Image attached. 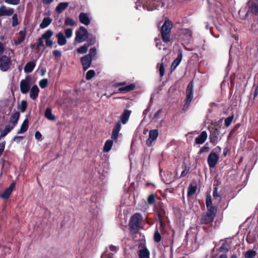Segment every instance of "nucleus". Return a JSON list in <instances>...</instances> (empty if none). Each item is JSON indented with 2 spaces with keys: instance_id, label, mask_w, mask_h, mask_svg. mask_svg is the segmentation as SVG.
Returning a JSON list of instances; mask_svg holds the SVG:
<instances>
[{
  "instance_id": "nucleus-1",
  "label": "nucleus",
  "mask_w": 258,
  "mask_h": 258,
  "mask_svg": "<svg viewBox=\"0 0 258 258\" xmlns=\"http://www.w3.org/2000/svg\"><path fill=\"white\" fill-rule=\"evenodd\" d=\"M172 27V22L166 19L161 29L162 40L165 43H168L170 40V33Z\"/></svg>"
},
{
  "instance_id": "nucleus-2",
  "label": "nucleus",
  "mask_w": 258,
  "mask_h": 258,
  "mask_svg": "<svg viewBox=\"0 0 258 258\" xmlns=\"http://www.w3.org/2000/svg\"><path fill=\"white\" fill-rule=\"evenodd\" d=\"M88 38V32L86 28L81 26L79 30L76 31L75 42L80 43L85 41Z\"/></svg>"
},
{
  "instance_id": "nucleus-3",
  "label": "nucleus",
  "mask_w": 258,
  "mask_h": 258,
  "mask_svg": "<svg viewBox=\"0 0 258 258\" xmlns=\"http://www.w3.org/2000/svg\"><path fill=\"white\" fill-rule=\"evenodd\" d=\"M142 220V216L139 213H136L131 218L130 227L132 230L137 231L139 229L140 224Z\"/></svg>"
},
{
  "instance_id": "nucleus-4",
  "label": "nucleus",
  "mask_w": 258,
  "mask_h": 258,
  "mask_svg": "<svg viewBox=\"0 0 258 258\" xmlns=\"http://www.w3.org/2000/svg\"><path fill=\"white\" fill-rule=\"evenodd\" d=\"M193 93L194 83L193 81H191L188 84L186 90V98L184 107H187L190 104L193 98Z\"/></svg>"
},
{
  "instance_id": "nucleus-5",
  "label": "nucleus",
  "mask_w": 258,
  "mask_h": 258,
  "mask_svg": "<svg viewBox=\"0 0 258 258\" xmlns=\"http://www.w3.org/2000/svg\"><path fill=\"white\" fill-rule=\"evenodd\" d=\"M219 159V155L215 152L212 151L209 155L207 158V162L210 169L214 168L218 162Z\"/></svg>"
},
{
  "instance_id": "nucleus-6",
  "label": "nucleus",
  "mask_w": 258,
  "mask_h": 258,
  "mask_svg": "<svg viewBox=\"0 0 258 258\" xmlns=\"http://www.w3.org/2000/svg\"><path fill=\"white\" fill-rule=\"evenodd\" d=\"M31 87L30 80L28 77L21 81L20 88L21 92L23 94H27L30 90Z\"/></svg>"
},
{
  "instance_id": "nucleus-7",
  "label": "nucleus",
  "mask_w": 258,
  "mask_h": 258,
  "mask_svg": "<svg viewBox=\"0 0 258 258\" xmlns=\"http://www.w3.org/2000/svg\"><path fill=\"white\" fill-rule=\"evenodd\" d=\"M11 61L10 58L6 56L2 55L0 56V69L3 72L8 70L10 68Z\"/></svg>"
},
{
  "instance_id": "nucleus-8",
  "label": "nucleus",
  "mask_w": 258,
  "mask_h": 258,
  "mask_svg": "<svg viewBox=\"0 0 258 258\" xmlns=\"http://www.w3.org/2000/svg\"><path fill=\"white\" fill-rule=\"evenodd\" d=\"M158 136L157 130H152L149 131V138L146 141V144L148 147L152 145V143L155 141Z\"/></svg>"
},
{
  "instance_id": "nucleus-9",
  "label": "nucleus",
  "mask_w": 258,
  "mask_h": 258,
  "mask_svg": "<svg viewBox=\"0 0 258 258\" xmlns=\"http://www.w3.org/2000/svg\"><path fill=\"white\" fill-rule=\"evenodd\" d=\"M215 218V217L208 213H203L201 218V224H208L212 223Z\"/></svg>"
},
{
  "instance_id": "nucleus-10",
  "label": "nucleus",
  "mask_w": 258,
  "mask_h": 258,
  "mask_svg": "<svg viewBox=\"0 0 258 258\" xmlns=\"http://www.w3.org/2000/svg\"><path fill=\"white\" fill-rule=\"evenodd\" d=\"M219 134L220 131L217 128L213 129L211 131L210 140V142L214 145L217 144L218 142Z\"/></svg>"
},
{
  "instance_id": "nucleus-11",
  "label": "nucleus",
  "mask_w": 258,
  "mask_h": 258,
  "mask_svg": "<svg viewBox=\"0 0 258 258\" xmlns=\"http://www.w3.org/2000/svg\"><path fill=\"white\" fill-rule=\"evenodd\" d=\"M92 58L90 55H86L81 58V61L84 70H87L91 66Z\"/></svg>"
},
{
  "instance_id": "nucleus-12",
  "label": "nucleus",
  "mask_w": 258,
  "mask_h": 258,
  "mask_svg": "<svg viewBox=\"0 0 258 258\" xmlns=\"http://www.w3.org/2000/svg\"><path fill=\"white\" fill-rule=\"evenodd\" d=\"M15 187V183L12 182L9 187L4 190V191L1 194V197L3 199H7L9 198L10 196L12 194L14 187Z\"/></svg>"
},
{
  "instance_id": "nucleus-13",
  "label": "nucleus",
  "mask_w": 258,
  "mask_h": 258,
  "mask_svg": "<svg viewBox=\"0 0 258 258\" xmlns=\"http://www.w3.org/2000/svg\"><path fill=\"white\" fill-rule=\"evenodd\" d=\"M14 12V11L13 8H7L5 6H2L0 7V17L12 16Z\"/></svg>"
},
{
  "instance_id": "nucleus-14",
  "label": "nucleus",
  "mask_w": 258,
  "mask_h": 258,
  "mask_svg": "<svg viewBox=\"0 0 258 258\" xmlns=\"http://www.w3.org/2000/svg\"><path fill=\"white\" fill-rule=\"evenodd\" d=\"M182 58V53L181 49L178 51L177 56L176 59L172 62L171 66V71H174L180 63Z\"/></svg>"
},
{
  "instance_id": "nucleus-15",
  "label": "nucleus",
  "mask_w": 258,
  "mask_h": 258,
  "mask_svg": "<svg viewBox=\"0 0 258 258\" xmlns=\"http://www.w3.org/2000/svg\"><path fill=\"white\" fill-rule=\"evenodd\" d=\"M19 117L20 113L19 112L16 111L14 113H13L11 115L9 124H10L12 126L15 127L18 123Z\"/></svg>"
},
{
  "instance_id": "nucleus-16",
  "label": "nucleus",
  "mask_w": 258,
  "mask_h": 258,
  "mask_svg": "<svg viewBox=\"0 0 258 258\" xmlns=\"http://www.w3.org/2000/svg\"><path fill=\"white\" fill-rule=\"evenodd\" d=\"M131 111L128 109H125L120 116V120L123 124H126L128 121L130 116L131 114Z\"/></svg>"
},
{
  "instance_id": "nucleus-17",
  "label": "nucleus",
  "mask_w": 258,
  "mask_h": 258,
  "mask_svg": "<svg viewBox=\"0 0 258 258\" xmlns=\"http://www.w3.org/2000/svg\"><path fill=\"white\" fill-rule=\"evenodd\" d=\"M207 137L208 135L207 132L206 131H203L201 132V134L196 138L195 143L199 145L202 144L206 141Z\"/></svg>"
},
{
  "instance_id": "nucleus-18",
  "label": "nucleus",
  "mask_w": 258,
  "mask_h": 258,
  "mask_svg": "<svg viewBox=\"0 0 258 258\" xmlns=\"http://www.w3.org/2000/svg\"><path fill=\"white\" fill-rule=\"evenodd\" d=\"M55 36L57 39V43L59 45L63 46L66 44L67 41L63 32H58Z\"/></svg>"
},
{
  "instance_id": "nucleus-19",
  "label": "nucleus",
  "mask_w": 258,
  "mask_h": 258,
  "mask_svg": "<svg viewBox=\"0 0 258 258\" xmlns=\"http://www.w3.org/2000/svg\"><path fill=\"white\" fill-rule=\"evenodd\" d=\"M121 128V123L119 121H118L116 124L115 125L112 133L111 138L113 140L117 139L118 133Z\"/></svg>"
},
{
  "instance_id": "nucleus-20",
  "label": "nucleus",
  "mask_w": 258,
  "mask_h": 258,
  "mask_svg": "<svg viewBox=\"0 0 258 258\" xmlns=\"http://www.w3.org/2000/svg\"><path fill=\"white\" fill-rule=\"evenodd\" d=\"M26 36V31L24 29L21 30L19 33L17 39L15 41V45H19L21 44L25 39Z\"/></svg>"
},
{
  "instance_id": "nucleus-21",
  "label": "nucleus",
  "mask_w": 258,
  "mask_h": 258,
  "mask_svg": "<svg viewBox=\"0 0 258 258\" xmlns=\"http://www.w3.org/2000/svg\"><path fill=\"white\" fill-rule=\"evenodd\" d=\"M29 91L30 98L35 100L38 96L39 92L38 87L36 85H34L30 89Z\"/></svg>"
},
{
  "instance_id": "nucleus-22",
  "label": "nucleus",
  "mask_w": 258,
  "mask_h": 258,
  "mask_svg": "<svg viewBox=\"0 0 258 258\" xmlns=\"http://www.w3.org/2000/svg\"><path fill=\"white\" fill-rule=\"evenodd\" d=\"M80 22L85 25H88L90 23V20L87 14L81 13L79 16Z\"/></svg>"
},
{
  "instance_id": "nucleus-23",
  "label": "nucleus",
  "mask_w": 258,
  "mask_h": 258,
  "mask_svg": "<svg viewBox=\"0 0 258 258\" xmlns=\"http://www.w3.org/2000/svg\"><path fill=\"white\" fill-rule=\"evenodd\" d=\"M14 127L12 126L10 124H7L5 128L0 132V139H2L6 137L13 128Z\"/></svg>"
},
{
  "instance_id": "nucleus-24",
  "label": "nucleus",
  "mask_w": 258,
  "mask_h": 258,
  "mask_svg": "<svg viewBox=\"0 0 258 258\" xmlns=\"http://www.w3.org/2000/svg\"><path fill=\"white\" fill-rule=\"evenodd\" d=\"M69 6L68 2H61L58 4L55 8V11L57 14H60L66 10Z\"/></svg>"
},
{
  "instance_id": "nucleus-25",
  "label": "nucleus",
  "mask_w": 258,
  "mask_h": 258,
  "mask_svg": "<svg viewBox=\"0 0 258 258\" xmlns=\"http://www.w3.org/2000/svg\"><path fill=\"white\" fill-rule=\"evenodd\" d=\"M249 9L250 12L253 14L257 15L258 13V1L256 0L253 1L249 2Z\"/></svg>"
},
{
  "instance_id": "nucleus-26",
  "label": "nucleus",
  "mask_w": 258,
  "mask_h": 258,
  "mask_svg": "<svg viewBox=\"0 0 258 258\" xmlns=\"http://www.w3.org/2000/svg\"><path fill=\"white\" fill-rule=\"evenodd\" d=\"M28 119L27 118L25 119L21 124L20 128L18 131V134H21L25 133L28 128Z\"/></svg>"
},
{
  "instance_id": "nucleus-27",
  "label": "nucleus",
  "mask_w": 258,
  "mask_h": 258,
  "mask_svg": "<svg viewBox=\"0 0 258 258\" xmlns=\"http://www.w3.org/2000/svg\"><path fill=\"white\" fill-rule=\"evenodd\" d=\"M197 189L196 183H191L187 188V196L191 197L194 195Z\"/></svg>"
},
{
  "instance_id": "nucleus-28",
  "label": "nucleus",
  "mask_w": 258,
  "mask_h": 258,
  "mask_svg": "<svg viewBox=\"0 0 258 258\" xmlns=\"http://www.w3.org/2000/svg\"><path fill=\"white\" fill-rule=\"evenodd\" d=\"M35 67V62L34 61L28 62L24 67V71L26 73H30L33 71Z\"/></svg>"
},
{
  "instance_id": "nucleus-29",
  "label": "nucleus",
  "mask_w": 258,
  "mask_h": 258,
  "mask_svg": "<svg viewBox=\"0 0 258 258\" xmlns=\"http://www.w3.org/2000/svg\"><path fill=\"white\" fill-rule=\"evenodd\" d=\"M52 19L49 17H45L40 24L39 27L41 29H44L47 27L51 23Z\"/></svg>"
},
{
  "instance_id": "nucleus-30",
  "label": "nucleus",
  "mask_w": 258,
  "mask_h": 258,
  "mask_svg": "<svg viewBox=\"0 0 258 258\" xmlns=\"http://www.w3.org/2000/svg\"><path fill=\"white\" fill-rule=\"evenodd\" d=\"M182 34L184 36L185 40L187 41H189L192 37V32L189 29H183L182 30Z\"/></svg>"
},
{
  "instance_id": "nucleus-31",
  "label": "nucleus",
  "mask_w": 258,
  "mask_h": 258,
  "mask_svg": "<svg viewBox=\"0 0 258 258\" xmlns=\"http://www.w3.org/2000/svg\"><path fill=\"white\" fill-rule=\"evenodd\" d=\"M45 117L49 120H54L55 116L52 113V110L50 108H47L45 112Z\"/></svg>"
},
{
  "instance_id": "nucleus-32",
  "label": "nucleus",
  "mask_w": 258,
  "mask_h": 258,
  "mask_svg": "<svg viewBox=\"0 0 258 258\" xmlns=\"http://www.w3.org/2000/svg\"><path fill=\"white\" fill-rule=\"evenodd\" d=\"M139 258H149L150 252L147 248L140 250L139 253Z\"/></svg>"
},
{
  "instance_id": "nucleus-33",
  "label": "nucleus",
  "mask_w": 258,
  "mask_h": 258,
  "mask_svg": "<svg viewBox=\"0 0 258 258\" xmlns=\"http://www.w3.org/2000/svg\"><path fill=\"white\" fill-rule=\"evenodd\" d=\"M53 35V32L51 30H47L44 33L42 34L41 37L43 40H45V41L49 40L51 39V37Z\"/></svg>"
},
{
  "instance_id": "nucleus-34",
  "label": "nucleus",
  "mask_w": 258,
  "mask_h": 258,
  "mask_svg": "<svg viewBox=\"0 0 258 258\" xmlns=\"http://www.w3.org/2000/svg\"><path fill=\"white\" fill-rule=\"evenodd\" d=\"M113 145V141L112 140H108L106 141L103 147V151L104 152H109Z\"/></svg>"
},
{
  "instance_id": "nucleus-35",
  "label": "nucleus",
  "mask_w": 258,
  "mask_h": 258,
  "mask_svg": "<svg viewBox=\"0 0 258 258\" xmlns=\"http://www.w3.org/2000/svg\"><path fill=\"white\" fill-rule=\"evenodd\" d=\"M89 47V45L85 43L83 45L77 48V52L80 54H84L87 52Z\"/></svg>"
},
{
  "instance_id": "nucleus-36",
  "label": "nucleus",
  "mask_w": 258,
  "mask_h": 258,
  "mask_svg": "<svg viewBox=\"0 0 258 258\" xmlns=\"http://www.w3.org/2000/svg\"><path fill=\"white\" fill-rule=\"evenodd\" d=\"M135 87V85L134 84H131L129 85L125 86V87L120 88L119 89V91H121V92H122V91L128 92V91L134 90Z\"/></svg>"
},
{
  "instance_id": "nucleus-37",
  "label": "nucleus",
  "mask_w": 258,
  "mask_h": 258,
  "mask_svg": "<svg viewBox=\"0 0 258 258\" xmlns=\"http://www.w3.org/2000/svg\"><path fill=\"white\" fill-rule=\"evenodd\" d=\"M208 211L207 212L210 214H211L213 216L215 217L216 215V213L217 211V208L216 207L210 206L209 207H207Z\"/></svg>"
},
{
  "instance_id": "nucleus-38",
  "label": "nucleus",
  "mask_w": 258,
  "mask_h": 258,
  "mask_svg": "<svg viewBox=\"0 0 258 258\" xmlns=\"http://www.w3.org/2000/svg\"><path fill=\"white\" fill-rule=\"evenodd\" d=\"M64 25L66 26H73L76 25V22L71 18L68 17L65 19Z\"/></svg>"
},
{
  "instance_id": "nucleus-39",
  "label": "nucleus",
  "mask_w": 258,
  "mask_h": 258,
  "mask_svg": "<svg viewBox=\"0 0 258 258\" xmlns=\"http://www.w3.org/2000/svg\"><path fill=\"white\" fill-rule=\"evenodd\" d=\"M154 240L156 242H159L161 240V236L157 229H156L154 235Z\"/></svg>"
},
{
  "instance_id": "nucleus-40",
  "label": "nucleus",
  "mask_w": 258,
  "mask_h": 258,
  "mask_svg": "<svg viewBox=\"0 0 258 258\" xmlns=\"http://www.w3.org/2000/svg\"><path fill=\"white\" fill-rule=\"evenodd\" d=\"M256 255V252L254 250H248L245 254V258H254Z\"/></svg>"
},
{
  "instance_id": "nucleus-41",
  "label": "nucleus",
  "mask_w": 258,
  "mask_h": 258,
  "mask_svg": "<svg viewBox=\"0 0 258 258\" xmlns=\"http://www.w3.org/2000/svg\"><path fill=\"white\" fill-rule=\"evenodd\" d=\"M95 73L94 72V71L93 70H89V71H88L86 73V79L87 80H91L93 77H94V76H95Z\"/></svg>"
},
{
  "instance_id": "nucleus-42",
  "label": "nucleus",
  "mask_w": 258,
  "mask_h": 258,
  "mask_svg": "<svg viewBox=\"0 0 258 258\" xmlns=\"http://www.w3.org/2000/svg\"><path fill=\"white\" fill-rule=\"evenodd\" d=\"M27 102L25 100H22L21 102V104L19 106V109L22 112L25 111L27 108Z\"/></svg>"
},
{
  "instance_id": "nucleus-43",
  "label": "nucleus",
  "mask_w": 258,
  "mask_h": 258,
  "mask_svg": "<svg viewBox=\"0 0 258 258\" xmlns=\"http://www.w3.org/2000/svg\"><path fill=\"white\" fill-rule=\"evenodd\" d=\"M65 37L67 38H70L73 35V30L71 28L64 29Z\"/></svg>"
},
{
  "instance_id": "nucleus-44",
  "label": "nucleus",
  "mask_w": 258,
  "mask_h": 258,
  "mask_svg": "<svg viewBox=\"0 0 258 258\" xmlns=\"http://www.w3.org/2000/svg\"><path fill=\"white\" fill-rule=\"evenodd\" d=\"M39 86L43 89L46 88L48 85V81L47 79H42L39 82Z\"/></svg>"
},
{
  "instance_id": "nucleus-45",
  "label": "nucleus",
  "mask_w": 258,
  "mask_h": 258,
  "mask_svg": "<svg viewBox=\"0 0 258 258\" xmlns=\"http://www.w3.org/2000/svg\"><path fill=\"white\" fill-rule=\"evenodd\" d=\"M213 197L215 199H218L220 202L221 201V196L218 193V188L217 187H215L213 190Z\"/></svg>"
},
{
  "instance_id": "nucleus-46",
  "label": "nucleus",
  "mask_w": 258,
  "mask_h": 258,
  "mask_svg": "<svg viewBox=\"0 0 258 258\" xmlns=\"http://www.w3.org/2000/svg\"><path fill=\"white\" fill-rule=\"evenodd\" d=\"M233 117H234V116L232 115V116H228V117L225 118V125L226 127L229 126L231 124L232 121L233 119Z\"/></svg>"
},
{
  "instance_id": "nucleus-47",
  "label": "nucleus",
  "mask_w": 258,
  "mask_h": 258,
  "mask_svg": "<svg viewBox=\"0 0 258 258\" xmlns=\"http://www.w3.org/2000/svg\"><path fill=\"white\" fill-rule=\"evenodd\" d=\"M231 36V40L232 41L233 44L230 49V52L231 51L232 46L234 45L235 43H238V37L236 35L232 34Z\"/></svg>"
},
{
  "instance_id": "nucleus-48",
  "label": "nucleus",
  "mask_w": 258,
  "mask_h": 258,
  "mask_svg": "<svg viewBox=\"0 0 258 258\" xmlns=\"http://www.w3.org/2000/svg\"><path fill=\"white\" fill-rule=\"evenodd\" d=\"M19 24L18 16L17 14H14L12 17V26L15 27Z\"/></svg>"
},
{
  "instance_id": "nucleus-49",
  "label": "nucleus",
  "mask_w": 258,
  "mask_h": 258,
  "mask_svg": "<svg viewBox=\"0 0 258 258\" xmlns=\"http://www.w3.org/2000/svg\"><path fill=\"white\" fill-rule=\"evenodd\" d=\"M97 54V49L94 47L90 48L89 50V53L87 55H90V57L92 58V57L95 56Z\"/></svg>"
},
{
  "instance_id": "nucleus-50",
  "label": "nucleus",
  "mask_w": 258,
  "mask_h": 258,
  "mask_svg": "<svg viewBox=\"0 0 258 258\" xmlns=\"http://www.w3.org/2000/svg\"><path fill=\"white\" fill-rule=\"evenodd\" d=\"M5 2L10 5H17L20 3V0H5Z\"/></svg>"
},
{
  "instance_id": "nucleus-51",
  "label": "nucleus",
  "mask_w": 258,
  "mask_h": 258,
  "mask_svg": "<svg viewBox=\"0 0 258 258\" xmlns=\"http://www.w3.org/2000/svg\"><path fill=\"white\" fill-rule=\"evenodd\" d=\"M189 167L185 166L184 170L182 171L180 177H183L186 176L189 172Z\"/></svg>"
},
{
  "instance_id": "nucleus-52",
  "label": "nucleus",
  "mask_w": 258,
  "mask_h": 258,
  "mask_svg": "<svg viewBox=\"0 0 258 258\" xmlns=\"http://www.w3.org/2000/svg\"><path fill=\"white\" fill-rule=\"evenodd\" d=\"M212 204V198L210 195H207L206 200V207H209Z\"/></svg>"
},
{
  "instance_id": "nucleus-53",
  "label": "nucleus",
  "mask_w": 258,
  "mask_h": 258,
  "mask_svg": "<svg viewBox=\"0 0 258 258\" xmlns=\"http://www.w3.org/2000/svg\"><path fill=\"white\" fill-rule=\"evenodd\" d=\"M95 43H96V38H95V37L93 36V37H91L89 39V40H88V42L86 44L89 45V46H90L95 44Z\"/></svg>"
},
{
  "instance_id": "nucleus-54",
  "label": "nucleus",
  "mask_w": 258,
  "mask_h": 258,
  "mask_svg": "<svg viewBox=\"0 0 258 258\" xmlns=\"http://www.w3.org/2000/svg\"><path fill=\"white\" fill-rule=\"evenodd\" d=\"M159 73L161 77H163L165 73V69L164 64L163 63H161L159 67Z\"/></svg>"
},
{
  "instance_id": "nucleus-55",
  "label": "nucleus",
  "mask_w": 258,
  "mask_h": 258,
  "mask_svg": "<svg viewBox=\"0 0 258 258\" xmlns=\"http://www.w3.org/2000/svg\"><path fill=\"white\" fill-rule=\"evenodd\" d=\"M155 202V197L153 195H150L148 198V202L149 204L152 205Z\"/></svg>"
},
{
  "instance_id": "nucleus-56",
  "label": "nucleus",
  "mask_w": 258,
  "mask_h": 258,
  "mask_svg": "<svg viewBox=\"0 0 258 258\" xmlns=\"http://www.w3.org/2000/svg\"><path fill=\"white\" fill-rule=\"evenodd\" d=\"M155 41L156 42V47H158L159 50H161L162 49V47H161L162 45L160 41V39L158 38H155Z\"/></svg>"
},
{
  "instance_id": "nucleus-57",
  "label": "nucleus",
  "mask_w": 258,
  "mask_h": 258,
  "mask_svg": "<svg viewBox=\"0 0 258 258\" xmlns=\"http://www.w3.org/2000/svg\"><path fill=\"white\" fill-rule=\"evenodd\" d=\"M42 38H40L37 40V42L36 43V46L37 48H39L41 46L43 45V41H42Z\"/></svg>"
},
{
  "instance_id": "nucleus-58",
  "label": "nucleus",
  "mask_w": 258,
  "mask_h": 258,
  "mask_svg": "<svg viewBox=\"0 0 258 258\" xmlns=\"http://www.w3.org/2000/svg\"><path fill=\"white\" fill-rule=\"evenodd\" d=\"M5 145L6 143L5 142L0 143V157L1 156L4 151Z\"/></svg>"
},
{
  "instance_id": "nucleus-59",
  "label": "nucleus",
  "mask_w": 258,
  "mask_h": 258,
  "mask_svg": "<svg viewBox=\"0 0 258 258\" xmlns=\"http://www.w3.org/2000/svg\"><path fill=\"white\" fill-rule=\"evenodd\" d=\"M53 55L55 57H60L61 55V52L58 50H54L52 51Z\"/></svg>"
},
{
  "instance_id": "nucleus-60",
  "label": "nucleus",
  "mask_w": 258,
  "mask_h": 258,
  "mask_svg": "<svg viewBox=\"0 0 258 258\" xmlns=\"http://www.w3.org/2000/svg\"><path fill=\"white\" fill-rule=\"evenodd\" d=\"M228 246V244L226 242H224L222 244L221 246V249L222 250H225L226 251H228L229 250Z\"/></svg>"
},
{
  "instance_id": "nucleus-61",
  "label": "nucleus",
  "mask_w": 258,
  "mask_h": 258,
  "mask_svg": "<svg viewBox=\"0 0 258 258\" xmlns=\"http://www.w3.org/2000/svg\"><path fill=\"white\" fill-rule=\"evenodd\" d=\"M41 137H42V136H41V133L37 131L35 134V139L37 140H41Z\"/></svg>"
},
{
  "instance_id": "nucleus-62",
  "label": "nucleus",
  "mask_w": 258,
  "mask_h": 258,
  "mask_svg": "<svg viewBox=\"0 0 258 258\" xmlns=\"http://www.w3.org/2000/svg\"><path fill=\"white\" fill-rule=\"evenodd\" d=\"M109 249H110L111 251L116 252L117 251L119 248L118 247H117L116 246L111 245L109 246Z\"/></svg>"
},
{
  "instance_id": "nucleus-63",
  "label": "nucleus",
  "mask_w": 258,
  "mask_h": 258,
  "mask_svg": "<svg viewBox=\"0 0 258 258\" xmlns=\"http://www.w3.org/2000/svg\"><path fill=\"white\" fill-rule=\"evenodd\" d=\"M53 41L51 39H49V40H47L45 41L46 45L49 47H52V46L53 45Z\"/></svg>"
},
{
  "instance_id": "nucleus-64",
  "label": "nucleus",
  "mask_w": 258,
  "mask_h": 258,
  "mask_svg": "<svg viewBox=\"0 0 258 258\" xmlns=\"http://www.w3.org/2000/svg\"><path fill=\"white\" fill-rule=\"evenodd\" d=\"M209 148L208 147L204 146V147H202L201 149H200V153H204L205 152H207L209 151Z\"/></svg>"
}]
</instances>
